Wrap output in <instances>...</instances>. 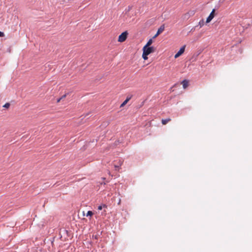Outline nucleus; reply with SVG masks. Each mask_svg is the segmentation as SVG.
<instances>
[{"mask_svg": "<svg viewBox=\"0 0 252 252\" xmlns=\"http://www.w3.org/2000/svg\"><path fill=\"white\" fill-rule=\"evenodd\" d=\"M103 208H107V205L104 204H102L98 207L97 209L98 210H101Z\"/></svg>", "mask_w": 252, "mask_h": 252, "instance_id": "12", "label": "nucleus"}, {"mask_svg": "<svg viewBox=\"0 0 252 252\" xmlns=\"http://www.w3.org/2000/svg\"><path fill=\"white\" fill-rule=\"evenodd\" d=\"M10 106V103H6L3 106V107H4V108H8Z\"/></svg>", "mask_w": 252, "mask_h": 252, "instance_id": "15", "label": "nucleus"}, {"mask_svg": "<svg viewBox=\"0 0 252 252\" xmlns=\"http://www.w3.org/2000/svg\"><path fill=\"white\" fill-rule=\"evenodd\" d=\"M149 55V54H148L147 53H146L144 51H143V54H142V58L144 60H146L148 59V56Z\"/></svg>", "mask_w": 252, "mask_h": 252, "instance_id": "10", "label": "nucleus"}, {"mask_svg": "<svg viewBox=\"0 0 252 252\" xmlns=\"http://www.w3.org/2000/svg\"><path fill=\"white\" fill-rule=\"evenodd\" d=\"M164 25H162L158 30L156 34L153 36V38H156L159 34H160L164 30Z\"/></svg>", "mask_w": 252, "mask_h": 252, "instance_id": "5", "label": "nucleus"}, {"mask_svg": "<svg viewBox=\"0 0 252 252\" xmlns=\"http://www.w3.org/2000/svg\"><path fill=\"white\" fill-rule=\"evenodd\" d=\"M201 53V51H198L197 53L196 54H194L191 59L192 60V61H194V60H195L196 58L197 57V56Z\"/></svg>", "mask_w": 252, "mask_h": 252, "instance_id": "9", "label": "nucleus"}, {"mask_svg": "<svg viewBox=\"0 0 252 252\" xmlns=\"http://www.w3.org/2000/svg\"><path fill=\"white\" fill-rule=\"evenodd\" d=\"M121 200L120 199L119 201H118V204H119L120 203Z\"/></svg>", "mask_w": 252, "mask_h": 252, "instance_id": "23", "label": "nucleus"}, {"mask_svg": "<svg viewBox=\"0 0 252 252\" xmlns=\"http://www.w3.org/2000/svg\"><path fill=\"white\" fill-rule=\"evenodd\" d=\"M186 45H184L183 46L180 50L178 51V52L175 55L174 58L175 59L180 57L182 54L184 53L185 50Z\"/></svg>", "mask_w": 252, "mask_h": 252, "instance_id": "4", "label": "nucleus"}, {"mask_svg": "<svg viewBox=\"0 0 252 252\" xmlns=\"http://www.w3.org/2000/svg\"><path fill=\"white\" fill-rule=\"evenodd\" d=\"M142 50L149 55L151 53H154L156 49L153 46H144Z\"/></svg>", "mask_w": 252, "mask_h": 252, "instance_id": "1", "label": "nucleus"}, {"mask_svg": "<svg viewBox=\"0 0 252 252\" xmlns=\"http://www.w3.org/2000/svg\"><path fill=\"white\" fill-rule=\"evenodd\" d=\"M204 21L203 19L200 20V22H199V25L200 26V27H202L204 25Z\"/></svg>", "mask_w": 252, "mask_h": 252, "instance_id": "14", "label": "nucleus"}, {"mask_svg": "<svg viewBox=\"0 0 252 252\" xmlns=\"http://www.w3.org/2000/svg\"><path fill=\"white\" fill-rule=\"evenodd\" d=\"M88 115H89V114H86V115H85V117H86L88 116Z\"/></svg>", "mask_w": 252, "mask_h": 252, "instance_id": "22", "label": "nucleus"}, {"mask_svg": "<svg viewBox=\"0 0 252 252\" xmlns=\"http://www.w3.org/2000/svg\"><path fill=\"white\" fill-rule=\"evenodd\" d=\"M153 39H150L144 46H150V45L153 43Z\"/></svg>", "mask_w": 252, "mask_h": 252, "instance_id": "11", "label": "nucleus"}, {"mask_svg": "<svg viewBox=\"0 0 252 252\" xmlns=\"http://www.w3.org/2000/svg\"><path fill=\"white\" fill-rule=\"evenodd\" d=\"M170 121H171V119L169 118L162 119L161 120V123H162V125H164L167 124Z\"/></svg>", "mask_w": 252, "mask_h": 252, "instance_id": "8", "label": "nucleus"}, {"mask_svg": "<svg viewBox=\"0 0 252 252\" xmlns=\"http://www.w3.org/2000/svg\"><path fill=\"white\" fill-rule=\"evenodd\" d=\"M122 163H120L119 165H115V168L116 170H118L119 169L120 166H121Z\"/></svg>", "mask_w": 252, "mask_h": 252, "instance_id": "16", "label": "nucleus"}, {"mask_svg": "<svg viewBox=\"0 0 252 252\" xmlns=\"http://www.w3.org/2000/svg\"><path fill=\"white\" fill-rule=\"evenodd\" d=\"M94 238H95V239H97V236L96 235V236H95Z\"/></svg>", "mask_w": 252, "mask_h": 252, "instance_id": "21", "label": "nucleus"}, {"mask_svg": "<svg viewBox=\"0 0 252 252\" xmlns=\"http://www.w3.org/2000/svg\"><path fill=\"white\" fill-rule=\"evenodd\" d=\"M128 32L127 31L123 32L119 36L118 38V41L123 42L125 41L127 38Z\"/></svg>", "mask_w": 252, "mask_h": 252, "instance_id": "2", "label": "nucleus"}, {"mask_svg": "<svg viewBox=\"0 0 252 252\" xmlns=\"http://www.w3.org/2000/svg\"><path fill=\"white\" fill-rule=\"evenodd\" d=\"M215 15V9H213L208 17L207 18L206 23H209L214 18Z\"/></svg>", "mask_w": 252, "mask_h": 252, "instance_id": "3", "label": "nucleus"}, {"mask_svg": "<svg viewBox=\"0 0 252 252\" xmlns=\"http://www.w3.org/2000/svg\"><path fill=\"white\" fill-rule=\"evenodd\" d=\"M181 84L183 85V88L185 89L188 86L189 81L186 79H184V80L182 81Z\"/></svg>", "mask_w": 252, "mask_h": 252, "instance_id": "6", "label": "nucleus"}, {"mask_svg": "<svg viewBox=\"0 0 252 252\" xmlns=\"http://www.w3.org/2000/svg\"><path fill=\"white\" fill-rule=\"evenodd\" d=\"M119 143H120V141L118 140V141H115V145H117Z\"/></svg>", "mask_w": 252, "mask_h": 252, "instance_id": "18", "label": "nucleus"}, {"mask_svg": "<svg viewBox=\"0 0 252 252\" xmlns=\"http://www.w3.org/2000/svg\"><path fill=\"white\" fill-rule=\"evenodd\" d=\"M65 96H66V94H65L63 95L61 98H62V99L63 98H64Z\"/></svg>", "mask_w": 252, "mask_h": 252, "instance_id": "20", "label": "nucleus"}, {"mask_svg": "<svg viewBox=\"0 0 252 252\" xmlns=\"http://www.w3.org/2000/svg\"><path fill=\"white\" fill-rule=\"evenodd\" d=\"M62 99V98H58L57 99V102H59L60 101V100Z\"/></svg>", "mask_w": 252, "mask_h": 252, "instance_id": "19", "label": "nucleus"}, {"mask_svg": "<svg viewBox=\"0 0 252 252\" xmlns=\"http://www.w3.org/2000/svg\"><path fill=\"white\" fill-rule=\"evenodd\" d=\"M131 96H127L126 99L121 104L120 107H122L124 106L127 103V102L131 99Z\"/></svg>", "mask_w": 252, "mask_h": 252, "instance_id": "7", "label": "nucleus"}, {"mask_svg": "<svg viewBox=\"0 0 252 252\" xmlns=\"http://www.w3.org/2000/svg\"><path fill=\"white\" fill-rule=\"evenodd\" d=\"M4 36V33L3 32L0 31V37H2Z\"/></svg>", "mask_w": 252, "mask_h": 252, "instance_id": "17", "label": "nucleus"}, {"mask_svg": "<svg viewBox=\"0 0 252 252\" xmlns=\"http://www.w3.org/2000/svg\"><path fill=\"white\" fill-rule=\"evenodd\" d=\"M93 215V213L92 212V211H88L87 212V215H86V216L87 217H92Z\"/></svg>", "mask_w": 252, "mask_h": 252, "instance_id": "13", "label": "nucleus"}]
</instances>
